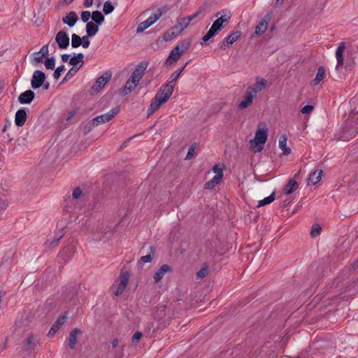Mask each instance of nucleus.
<instances>
[{
    "mask_svg": "<svg viewBox=\"0 0 358 358\" xmlns=\"http://www.w3.org/2000/svg\"><path fill=\"white\" fill-rule=\"evenodd\" d=\"M355 115H358V110L354 109L350 117L347 120L343 127L341 135V138L343 141H349L358 134V117L355 118Z\"/></svg>",
    "mask_w": 358,
    "mask_h": 358,
    "instance_id": "f257e3e1",
    "label": "nucleus"
},
{
    "mask_svg": "<svg viewBox=\"0 0 358 358\" xmlns=\"http://www.w3.org/2000/svg\"><path fill=\"white\" fill-rule=\"evenodd\" d=\"M268 138V129H257L255 132V138L250 141V148L255 152H260L263 149L264 144Z\"/></svg>",
    "mask_w": 358,
    "mask_h": 358,
    "instance_id": "f03ea898",
    "label": "nucleus"
},
{
    "mask_svg": "<svg viewBox=\"0 0 358 358\" xmlns=\"http://www.w3.org/2000/svg\"><path fill=\"white\" fill-rule=\"evenodd\" d=\"M174 85L166 83L159 88L155 94V97L157 100L160 101L162 103H166L169 99L171 97L173 92Z\"/></svg>",
    "mask_w": 358,
    "mask_h": 358,
    "instance_id": "7ed1b4c3",
    "label": "nucleus"
},
{
    "mask_svg": "<svg viewBox=\"0 0 358 358\" xmlns=\"http://www.w3.org/2000/svg\"><path fill=\"white\" fill-rule=\"evenodd\" d=\"M162 11L159 8L155 13L152 14L149 18L141 22L138 25L136 28V33H141L150 27L162 17Z\"/></svg>",
    "mask_w": 358,
    "mask_h": 358,
    "instance_id": "20e7f679",
    "label": "nucleus"
},
{
    "mask_svg": "<svg viewBox=\"0 0 358 358\" xmlns=\"http://www.w3.org/2000/svg\"><path fill=\"white\" fill-rule=\"evenodd\" d=\"M119 111L120 108L118 106L114 107L109 112L93 118V121H95L96 125L108 122L117 115Z\"/></svg>",
    "mask_w": 358,
    "mask_h": 358,
    "instance_id": "39448f33",
    "label": "nucleus"
},
{
    "mask_svg": "<svg viewBox=\"0 0 358 358\" xmlns=\"http://www.w3.org/2000/svg\"><path fill=\"white\" fill-rule=\"evenodd\" d=\"M112 73L110 71H106L101 76L99 77L92 87V90L99 92L104 87L106 84L111 79Z\"/></svg>",
    "mask_w": 358,
    "mask_h": 358,
    "instance_id": "423d86ee",
    "label": "nucleus"
},
{
    "mask_svg": "<svg viewBox=\"0 0 358 358\" xmlns=\"http://www.w3.org/2000/svg\"><path fill=\"white\" fill-rule=\"evenodd\" d=\"M38 346H40V344L35 339L34 335L32 333H29L24 341V350L29 355L38 348Z\"/></svg>",
    "mask_w": 358,
    "mask_h": 358,
    "instance_id": "0eeeda50",
    "label": "nucleus"
},
{
    "mask_svg": "<svg viewBox=\"0 0 358 358\" xmlns=\"http://www.w3.org/2000/svg\"><path fill=\"white\" fill-rule=\"evenodd\" d=\"M45 78L46 76L44 72L40 70H36L33 73L31 80V87L34 90L40 88L45 81Z\"/></svg>",
    "mask_w": 358,
    "mask_h": 358,
    "instance_id": "6e6552de",
    "label": "nucleus"
},
{
    "mask_svg": "<svg viewBox=\"0 0 358 358\" xmlns=\"http://www.w3.org/2000/svg\"><path fill=\"white\" fill-rule=\"evenodd\" d=\"M55 41L60 49H66L69 45V37L66 29L64 28L59 31L55 36Z\"/></svg>",
    "mask_w": 358,
    "mask_h": 358,
    "instance_id": "1a4fd4ad",
    "label": "nucleus"
},
{
    "mask_svg": "<svg viewBox=\"0 0 358 358\" xmlns=\"http://www.w3.org/2000/svg\"><path fill=\"white\" fill-rule=\"evenodd\" d=\"M182 52L178 46H176L169 53V55L164 62V66L168 67L175 64L182 57Z\"/></svg>",
    "mask_w": 358,
    "mask_h": 358,
    "instance_id": "9d476101",
    "label": "nucleus"
},
{
    "mask_svg": "<svg viewBox=\"0 0 358 358\" xmlns=\"http://www.w3.org/2000/svg\"><path fill=\"white\" fill-rule=\"evenodd\" d=\"M267 81L262 78H257L256 82L250 85L247 89L251 94L256 96L258 92L262 91L266 86Z\"/></svg>",
    "mask_w": 358,
    "mask_h": 358,
    "instance_id": "9b49d317",
    "label": "nucleus"
},
{
    "mask_svg": "<svg viewBox=\"0 0 358 358\" xmlns=\"http://www.w3.org/2000/svg\"><path fill=\"white\" fill-rule=\"evenodd\" d=\"M146 68H147V64H145L144 66L142 64H141L133 71V73H131V78L129 79H131V83L134 84V86H136L138 84L140 80L142 78V77L145 74V71Z\"/></svg>",
    "mask_w": 358,
    "mask_h": 358,
    "instance_id": "f8f14e48",
    "label": "nucleus"
},
{
    "mask_svg": "<svg viewBox=\"0 0 358 358\" xmlns=\"http://www.w3.org/2000/svg\"><path fill=\"white\" fill-rule=\"evenodd\" d=\"M76 250V248L73 244L68 245L59 252L58 257L64 262H67L72 258Z\"/></svg>",
    "mask_w": 358,
    "mask_h": 358,
    "instance_id": "ddd939ff",
    "label": "nucleus"
},
{
    "mask_svg": "<svg viewBox=\"0 0 358 358\" xmlns=\"http://www.w3.org/2000/svg\"><path fill=\"white\" fill-rule=\"evenodd\" d=\"M271 16L270 14H266L261 20L259 24L256 26L255 32L253 35L259 36L262 33H264L267 29L268 24L271 21Z\"/></svg>",
    "mask_w": 358,
    "mask_h": 358,
    "instance_id": "4468645a",
    "label": "nucleus"
},
{
    "mask_svg": "<svg viewBox=\"0 0 358 358\" xmlns=\"http://www.w3.org/2000/svg\"><path fill=\"white\" fill-rule=\"evenodd\" d=\"M231 18V15L229 13V15H227L226 14L221 15L220 17H218V18L213 23L211 27L217 32L218 33L222 30V28H224V23L229 22V20Z\"/></svg>",
    "mask_w": 358,
    "mask_h": 358,
    "instance_id": "2eb2a0df",
    "label": "nucleus"
},
{
    "mask_svg": "<svg viewBox=\"0 0 358 358\" xmlns=\"http://www.w3.org/2000/svg\"><path fill=\"white\" fill-rule=\"evenodd\" d=\"M129 279V274L128 272L122 273L120 275V282H119L116 290L114 292L115 296L121 295L124 291Z\"/></svg>",
    "mask_w": 358,
    "mask_h": 358,
    "instance_id": "dca6fc26",
    "label": "nucleus"
},
{
    "mask_svg": "<svg viewBox=\"0 0 358 358\" xmlns=\"http://www.w3.org/2000/svg\"><path fill=\"white\" fill-rule=\"evenodd\" d=\"M66 320V315H61L59 316L57 320L55 322V323L52 324V327L49 330L48 333V337H52L55 335L57 331L61 328V327L64 324V322Z\"/></svg>",
    "mask_w": 358,
    "mask_h": 358,
    "instance_id": "f3484780",
    "label": "nucleus"
},
{
    "mask_svg": "<svg viewBox=\"0 0 358 358\" xmlns=\"http://www.w3.org/2000/svg\"><path fill=\"white\" fill-rule=\"evenodd\" d=\"M203 11V9L201 8L193 15L181 18L179 20L181 27L180 29H185V28H187L188 25L190 24V22L196 17L199 16L201 14H202Z\"/></svg>",
    "mask_w": 358,
    "mask_h": 358,
    "instance_id": "a211bd4d",
    "label": "nucleus"
},
{
    "mask_svg": "<svg viewBox=\"0 0 358 358\" xmlns=\"http://www.w3.org/2000/svg\"><path fill=\"white\" fill-rule=\"evenodd\" d=\"M78 16L75 11H70L64 17H63L62 21L64 24L68 25L69 27H73L78 21Z\"/></svg>",
    "mask_w": 358,
    "mask_h": 358,
    "instance_id": "6ab92c4d",
    "label": "nucleus"
},
{
    "mask_svg": "<svg viewBox=\"0 0 358 358\" xmlns=\"http://www.w3.org/2000/svg\"><path fill=\"white\" fill-rule=\"evenodd\" d=\"M34 97L35 93L32 90H29L22 92L18 96V101L21 104H29L34 100Z\"/></svg>",
    "mask_w": 358,
    "mask_h": 358,
    "instance_id": "aec40b11",
    "label": "nucleus"
},
{
    "mask_svg": "<svg viewBox=\"0 0 358 358\" xmlns=\"http://www.w3.org/2000/svg\"><path fill=\"white\" fill-rule=\"evenodd\" d=\"M27 118V110L25 108H21L18 110L15 116V123L17 127H22Z\"/></svg>",
    "mask_w": 358,
    "mask_h": 358,
    "instance_id": "412c9836",
    "label": "nucleus"
},
{
    "mask_svg": "<svg viewBox=\"0 0 358 358\" xmlns=\"http://www.w3.org/2000/svg\"><path fill=\"white\" fill-rule=\"evenodd\" d=\"M172 271L171 267L168 264H163L160 266V268L157 270V271L154 274L153 278L155 282H159L165 275L167 272H171Z\"/></svg>",
    "mask_w": 358,
    "mask_h": 358,
    "instance_id": "4be33fe9",
    "label": "nucleus"
},
{
    "mask_svg": "<svg viewBox=\"0 0 358 358\" xmlns=\"http://www.w3.org/2000/svg\"><path fill=\"white\" fill-rule=\"evenodd\" d=\"M255 96L251 94L248 90H246L245 95L243 96V100L238 105V109H244L250 106L252 103L253 99Z\"/></svg>",
    "mask_w": 358,
    "mask_h": 358,
    "instance_id": "5701e85b",
    "label": "nucleus"
},
{
    "mask_svg": "<svg viewBox=\"0 0 358 358\" xmlns=\"http://www.w3.org/2000/svg\"><path fill=\"white\" fill-rule=\"evenodd\" d=\"M322 173L323 171L322 170L320 171L316 170L310 173L307 178L308 185H316L321 180Z\"/></svg>",
    "mask_w": 358,
    "mask_h": 358,
    "instance_id": "b1692460",
    "label": "nucleus"
},
{
    "mask_svg": "<svg viewBox=\"0 0 358 358\" xmlns=\"http://www.w3.org/2000/svg\"><path fill=\"white\" fill-rule=\"evenodd\" d=\"M81 331L78 328H74L69 334L68 345L71 349H74L77 344V336Z\"/></svg>",
    "mask_w": 358,
    "mask_h": 358,
    "instance_id": "393cba45",
    "label": "nucleus"
},
{
    "mask_svg": "<svg viewBox=\"0 0 358 358\" xmlns=\"http://www.w3.org/2000/svg\"><path fill=\"white\" fill-rule=\"evenodd\" d=\"M298 187L299 183L294 179L291 178L285 186L283 192L285 194H290L297 189Z\"/></svg>",
    "mask_w": 358,
    "mask_h": 358,
    "instance_id": "a878e982",
    "label": "nucleus"
},
{
    "mask_svg": "<svg viewBox=\"0 0 358 358\" xmlns=\"http://www.w3.org/2000/svg\"><path fill=\"white\" fill-rule=\"evenodd\" d=\"M345 49V43L342 42L339 44L336 51V57L337 59L336 67L343 64V53Z\"/></svg>",
    "mask_w": 358,
    "mask_h": 358,
    "instance_id": "bb28decb",
    "label": "nucleus"
},
{
    "mask_svg": "<svg viewBox=\"0 0 358 358\" xmlns=\"http://www.w3.org/2000/svg\"><path fill=\"white\" fill-rule=\"evenodd\" d=\"M69 62L73 67H77V65L80 64V68L84 64V55L82 52L78 53L76 56L72 57Z\"/></svg>",
    "mask_w": 358,
    "mask_h": 358,
    "instance_id": "cd10ccee",
    "label": "nucleus"
},
{
    "mask_svg": "<svg viewBox=\"0 0 358 358\" xmlns=\"http://www.w3.org/2000/svg\"><path fill=\"white\" fill-rule=\"evenodd\" d=\"M99 26L93 22H87L86 24V34L92 37L95 36L99 30Z\"/></svg>",
    "mask_w": 358,
    "mask_h": 358,
    "instance_id": "c85d7f7f",
    "label": "nucleus"
},
{
    "mask_svg": "<svg viewBox=\"0 0 358 358\" xmlns=\"http://www.w3.org/2000/svg\"><path fill=\"white\" fill-rule=\"evenodd\" d=\"M162 104V103L157 100L155 98H153L147 110L148 117L157 111Z\"/></svg>",
    "mask_w": 358,
    "mask_h": 358,
    "instance_id": "c756f323",
    "label": "nucleus"
},
{
    "mask_svg": "<svg viewBox=\"0 0 358 358\" xmlns=\"http://www.w3.org/2000/svg\"><path fill=\"white\" fill-rule=\"evenodd\" d=\"M287 136L286 135H282L279 138V148L283 150V154L287 155L290 154L291 149L287 148Z\"/></svg>",
    "mask_w": 358,
    "mask_h": 358,
    "instance_id": "7c9ffc66",
    "label": "nucleus"
},
{
    "mask_svg": "<svg viewBox=\"0 0 358 358\" xmlns=\"http://www.w3.org/2000/svg\"><path fill=\"white\" fill-rule=\"evenodd\" d=\"M91 18L94 21V23L99 25H101L105 20L104 15L99 10L93 11Z\"/></svg>",
    "mask_w": 358,
    "mask_h": 358,
    "instance_id": "2f4dec72",
    "label": "nucleus"
},
{
    "mask_svg": "<svg viewBox=\"0 0 358 358\" xmlns=\"http://www.w3.org/2000/svg\"><path fill=\"white\" fill-rule=\"evenodd\" d=\"M325 70L323 66H320L317 69V72L315 78L312 80L313 85H318L324 77Z\"/></svg>",
    "mask_w": 358,
    "mask_h": 358,
    "instance_id": "473e14b6",
    "label": "nucleus"
},
{
    "mask_svg": "<svg viewBox=\"0 0 358 358\" xmlns=\"http://www.w3.org/2000/svg\"><path fill=\"white\" fill-rule=\"evenodd\" d=\"M192 40L189 38H185L177 45L179 47L182 55H183L191 46Z\"/></svg>",
    "mask_w": 358,
    "mask_h": 358,
    "instance_id": "72a5a7b5",
    "label": "nucleus"
},
{
    "mask_svg": "<svg viewBox=\"0 0 358 358\" xmlns=\"http://www.w3.org/2000/svg\"><path fill=\"white\" fill-rule=\"evenodd\" d=\"M221 180L222 178H220V175L214 176L212 179L206 182L205 188L207 189H213L221 181Z\"/></svg>",
    "mask_w": 358,
    "mask_h": 358,
    "instance_id": "f704fd0d",
    "label": "nucleus"
},
{
    "mask_svg": "<svg viewBox=\"0 0 358 358\" xmlns=\"http://www.w3.org/2000/svg\"><path fill=\"white\" fill-rule=\"evenodd\" d=\"M241 36V32L236 31L226 38V42L227 44H233Z\"/></svg>",
    "mask_w": 358,
    "mask_h": 358,
    "instance_id": "c9c22d12",
    "label": "nucleus"
},
{
    "mask_svg": "<svg viewBox=\"0 0 358 358\" xmlns=\"http://www.w3.org/2000/svg\"><path fill=\"white\" fill-rule=\"evenodd\" d=\"M208 272L209 266L206 263H204L203 266L196 273V276L198 278H203L208 274Z\"/></svg>",
    "mask_w": 358,
    "mask_h": 358,
    "instance_id": "e433bc0d",
    "label": "nucleus"
},
{
    "mask_svg": "<svg viewBox=\"0 0 358 358\" xmlns=\"http://www.w3.org/2000/svg\"><path fill=\"white\" fill-rule=\"evenodd\" d=\"M80 69V66H78V67H72L71 69H70L68 72L66 73L65 77L63 78L62 81L61 82L60 84H62V83H64L65 82H66L69 79H70L71 78H72L76 73L77 71L79 70Z\"/></svg>",
    "mask_w": 358,
    "mask_h": 358,
    "instance_id": "4c0bfd02",
    "label": "nucleus"
},
{
    "mask_svg": "<svg viewBox=\"0 0 358 358\" xmlns=\"http://www.w3.org/2000/svg\"><path fill=\"white\" fill-rule=\"evenodd\" d=\"M275 200V192H273L270 196L260 200L258 203L257 207H261L271 203Z\"/></svg>",
    "mask_w": 358,
    "mask_h": 358,
    "instance_id": "58836bf2",
    "label": "nucleus"
},
{
    "mask_svg": "<svg viewBox=\"0 0 358 358\" xmlns=\"http://www.w3.org/2000/svg\"><path fill=\"white\" fill-rule=\"evenodd\" d=\"M136 86H134V84L131 83V79H129L125 84V86L122 89L121 92V95L125 96L129 92H130Z\"/></svg>",
    "mask_w": 358,
    "mask_h": 358,
    "instance_id": "ea45409f",
    "label": "nucleus"
},
{
    "mask_svg": "<svg viewBox=\"0 0 358 358\" xmlns=\"http://www.w3.org/2000/svg\"><path fill=\"white\" fill-rule=\"evenodd\" d=\"M177 36V33H175V31H173L171 29H170L167 30L166 32H164V34H163V39L165 41H171Z\"/></svg>",
    "mask_w": 358,
    "mask_h": 358,
    "instance_id": "a19ab883",
    "label": "nucleus"
},
{
    "mask_svg": "<svg viewBox=\"0 0 358 358\" xmlns=\"http://www.w3.org/2000/svg\"><path fill=\"white\" fill-rule=\"evenodd\" d=\"M80 41H81V37L80 36H78L76 34H73L71 35V46H72V48H77L79 46H80L81 45Z\"/></svg>",
    "mask_w": 358,
    "mask_h": 358,
    "instance_id": "79ce46f5",
    "label": "nucleus"
},
{
    "mask_svg": "<svg viewBox=\"0 0 358 358\" xmlns=\"http://www.w3.org/2000/svg\"><path fill=\"white\" fill-rule=\"evenodd\" d=\"M115 9L110 1H106L103 4V12L105 15L111 13Z\"/></svg>",
    "mask_w": 358,
    "mask_h": 358,
    "instance_id": "37998d69",
    "label": "nucleus"
},
{
    "mask_svg": "<svg viewBox=\"0 0 358 358\" xmlns=\"http://www.w3.org/2000/svg\"><path fill=\"white\" fill-rule=\"evenodd\" d=\"M217 34V33L212 27H210L206 34L203 36V42L206 43L208 41L213 38Z\"/></svg>",
    "mask_w": 358,
    "mask_h": 358,
    "instance_id": "c03bdc74",
    "label": "nucleus"
},
{
    "mask_svg": "<svg viewBox=\"0 0 358 358\" xmlns=\"http://www.w3.org/2000/svg\"><path fill=\"white\" fill-rule=\"evenodd\" d=\"M217 34V33L212 27H210L206 34L203 36V42L206 43L208 41L213 38Z\"/></svg>",
    "mask_w": 358,
    "mask_h": 358,
    "instance_id": "a18cd8bd",
    "label": "nucleus"
},
{
    "mask_svg": "<svg viewBox=\"0 0 358 358\" xmlns=\"http://www.w3.org/2000/svg\"><path fill=\"white\" fill-rule=\"evenodd\" d=\"M217 34V33L212 27H210L206 34L203 36V42L206 43L208 41L213 38Z\"/></svg>",
    "mask_w": 358,
    "mask_h": 358,
    "instance_id": "49530a36",
    "label": "nucleus"
},
{
    "mask_svg": "<svg viewBox=\"0 0 358 358\" xmlns=\"http://www.w3.org/2000/svg\"><path fill=\"white\" fill-rule=\"evenodd\" d=\"M96 125L95 121H93V119L88 122L85 127H83V134L85 135L87 134L91 130L94 128V127Z\"/></svg>",
    "mask_w": 358,
    "mask_h": 358,
    "instance_id": "de8ad7c7",
    "label": "nucleus"
},
{
    "mask_svg": "<svg viewBox=\"0 0 358 358\" xmlns=\"http://www.w3.org/2000/svg\"><path fill=\"white\" fill-rule=\"evenodd\" d=\"M180 75L181 70H176L171 75L167 83L171 84L172 83H176Z\"/></svg>",
    "mask_w": 358,
    "mask_h": 358,
    "instance_id": "09e8293b",
    "label": "nucleus"
},
{
    "mask_svg": "<svg viewBox=\"0 0 358 358\" xmlns=\"http://www.w3.org/2000/svg\"><path fill=\"white\" fill-rule=\"evenodd\" d=\"M46 69H54L55 66V59L54 57L47 58L44 62Z\"/></svg>",
    "mask_w": 358,
    "mask_h": 358,
    "instance_id": "8fccbe9b",
    "label": "nucleus"
},
{
    "mask_svg": "<svg viewBox=\"0 0 358 358\" xmlns=\"http://www.w3.org/2000/svg\"><path fill=\"white\" fill-rule=\"evenodd\" d=\"M321 230H322V228L318 224H313L312 226V229L310 231L311 237L315 238V237L317 236L320 234Z\"/></svg>",
    "mask_w": 358,
    "mask_h": 358,
    "instance_id": "3c124183",
    "label": "nucleus"
},
{
    "mask_svg": "<svg viewBox=\"0 0 358 358\" xmlns=\"http://www.w3.org/2000/svg\"><path fill=\"white\" fill-rule=\"evenodd\" d=\"M196 145H197L196 143H194L189 146V148H188L187 154L186 155V159H189L192 158V157L194 156Z\"/></svg>",
    "mask_w": 358,
    "mask_h": 358,
    "instance_id": "603ef678",
    "label": "nucleus"
},
{
    "mask_svg": "<svg viewBox=\"0 0 358 358\" xmlns=\"http://www.w3.org/2000/svg\"><path fill=\"white\" fill-rule=\"evenodd\" d=\"M223 169L224 168H220L218 164H215L212 168L213 171L215 173V176L220 175V178H222L224 176Z\"/></svg>",
    "mask_w": 358,
    "mask_h": 358,
    "instance_id": "864d4df0",
    "label": "nucleus"
},
{
    "mask_svg": "<svg viewBox=\"0 0 358 358\" xmlns=\"http://www.w3.org/2000/svg\"><path fill=\"white\" fill-rule=\"evenodd\" d=\"M90 37H91V36H88L87 34H86L85 36H83V37H81L80 43H81V45L84 48H87L90 46V39H89Z\"/></svg>",
    "mask_w": 358,
    "mask_h": 358,
    "instance_id": "5fc2aeb1",
    "label": "nucleus"
},
{
    "mask_svg": "<svg viewBox=\"0 0 358 358\" xmlns=\"http://www.w3.org/2000/svg\"><path fill=\"white\" fill-rule=\"evenodd\" d=\"M152 255H153V252L149 255H147L145 256H143L140 258L139 261H138V263L139 264H144V263H149L152 261Z\"/></svg>",
    "mask_w": 358,
    "mask_h": 358,
    "instance_id": "6e6d98bb",
    "label": "nucleus"
},
{
    "mask_svg": "<svg viewBox=\"0 0 358 358\" xmlns=\"http://www.w3.org/2000/svg\"><path fill=\"white\" fill-rule=\"evenodd\" d=\"M91 16L92 13L88 10L83 11L80 15L81 20L84 23L89 22L88 20Z\"/></svg>",
    "mask_w": 358,
    "mask_h": 358,
    "instance_id": "4d7b16f0",
    "label": "nucleus"
},
{
    "mask_svg": "<svg viewBox=\"0 0 358 358\" xmlns=\"http://www.w3.org/2000/svg\"><path fill=\"white\" fill-rule=\"evenodd\" d=\"M65 69V66L64 65H61L59 66H58L55 70V72L53 73V76H54V78L55 80H57L59 79V78L61 76V72H62L63 71H64Z\"/></svg>",
    "mask_w": 358,
    "mask_h": 358,
    "instance_id": "13d9d810",
    "label": "nucleus"
},
{
    "mask_svg": "<svg viewBox=\"0 0 358 358\" xmlns=\"http://www.w3.org/2000/svg\"><path fill=\"white\" fill-rule=\"evenodd\" d=\"M41 54L42 57H47L48 55V44L43 45L39 52H34V55Z\"/></svg>",
    "mask_w": 358,
    "mask_h": 358,
    "instance_id": "bf43d9fd",
    "label": "nucleus"
},
{
    "mask_svg": "<svg viewBox=\"0 0 358 358\" xmlns=\"http://www.w3.org/2000/svg\"><path fill=\"white\" fill-rule=\"evenodd\" d=\"M82 189L80 187H76L73 189L72 196L74 199H78L82 195Z\"/></svg>",
    "mask_w": 358,
    "mask_h": 358,
    "instance_id": "052dcab7",
    "label": "nucleus"
},
{
    "mask_svg": "<svg viewBox=\"0 0 358 358\" xmlns=\"http://www.w3.org/2000/svg\"><path fill=\"white\" fill-rule=\"evenodd\" d=\"M64 236V234L57 236L56 238H55L53 240H52L50 243V245H49V247L50 248H54L55 247L56 245H57V244L59 243V241L61 240V238L63 237Z\"/></svg>",
    "mask_w": 358,
    "mask_h": 358,
    "instance_id": "680f3d73",
    "label": "nucleus"
},
{
    "mask_svg": "<svg viewBox=\"0 0 358 358\" xmlns=\"http://www.w3.org/2000/svg\"><path fill=\"white\" fill-rule=\"evenodd\" d=\"M180 23L179 22V20L178 21V24H176L175 26H173V27H171V29L173 30V31H175V33H177V35L178 36L180 34H181L182 32V31L184 29H180Z\"/></svg>",
    "mask_w": 358,
    "mask_h": 358,
    "instance_id": "e2e57ef3",
    "label": "nucleus"
},
{
    "mask_svg": "<svg viewBox=\"0 0 358 358\" xmlns=\"http://www.w3.org/2000/svg\"><path fill=\"white\" fill-rule=\"evenodd\" d=\"M313 106L311 105H306L301 109V113L303 114H307L310 113L313 110Z\"/></svg>",
    "mask_w": 358,
    "mask_h": 358,
    "instance_id": "0e129e2a",
    "label": "nucleus"
},
{
    "mask_svg": "<svg viewBox=\"0 0 358 358\" xmlns=\"http://www.w3.org/2000/svg\"><path fill=\"white\" fill-rule=\"evenodd\" d=\"M142 337V333L140 331H136L131 338L132 342H138L141 338Z\"/></svg>",
    "mask_w": 358,
    "mask_h": 358,
    "instance_id": "69168bd1",
    "label": "nucleus"
},
{
    "mask_svg": "<svg viewBox=\"0 0 358 358\" xmlns=\"http://www.w3.org/2000/svg\"><path fill=\"white\" fill-rule=\"evenodd\" d=\"M94 0H85L83 5L86 8H89L93 4Z\"/></svg>",
    "mask_w": 358,
    "mask_h": 358,
    "instance_id": "338daca9",
    "label": "nucleus"
},
{
    "mask_svg": "<svg viewBox=\"0 0 358 358\" xmlns=\"http://www.w3.org/2000/svg\"><path fill=\"white\" fill-rule=\"evenodd\" d=\"M291 201L289 199L284 200L282 203L280 204V206L282 208H285L286 206H289L291 203Z\"/></svg>",
    "mask_w": 358,
    "mask_h": 358,
    "instance_id": "774afa93",
    "label": "nucleus"
}]
</instances>
